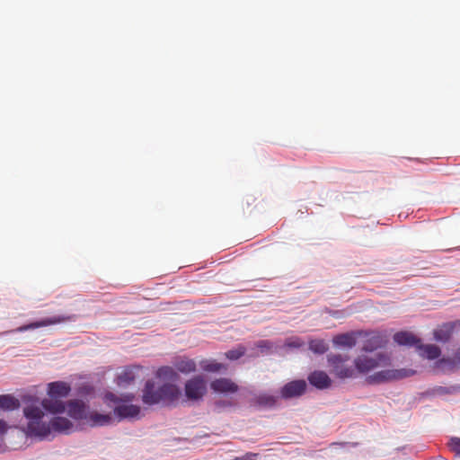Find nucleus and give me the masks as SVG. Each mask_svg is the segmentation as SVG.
<instances>
[{
	"instance_id": "nucleus-1",
	"label": "nucleus",
	"mask_w": 460,
	"mask_h": 460,
	"mask_svg": "<svg viewBox=\"0 0 460 460\" xmlns=\"http://www.w3.org/2000/svg\"><path fill=\"white\" fill-rule=\"evenodd\" d=\"M23 412L29 420L27 429L31 436L45 438L52 430L68 433L73 428V423L64 417H54L49 423L42 421L44 412L38 406H28Z\"/></svg>"
},
{
	"instance_id": "nucleus-2",
	"label": "nucleus",
	"mask_w": 460,
	"mask_h": 460,
	"mask_svg": "<svg viewBox=\"0 0 460 460\" xmlns=\"http://www.w3.org/2000/svg\"><path fill=\"white\" fill-rule=\"evenodd\" d=\"M71 391L69 384L63 381L51 382L48 385V398L41 402V405L47 411L56 414L62 413L66 410V404L62 401Z\"/></svg>"
},
{
	"instance_id": "nucleus-3",
	"label": "nucleus",
	"mask_w": 460,
	"mask_h": 460,
	"mask_svg": "<svg viewBox=\"0 0 460 460\" xmlns=\"http://www.w3.org/2000/svg\"><path fill=\"white\" fill-rule=\"evenodd\" d=\"M390 365V358L385 353H376L374 356L359 355L354 360L356 373L367 374L377 367Z\"/></svg>"
},
{
	"instance_id": "nucleus-4",
	"label": "nucleus",
	"mask_w": 460,
	"mask_h": 460,
	"mask_svg": "<svg viewBox=\"0 0 460 460\" xmlns=\"http://www.w3.org/2000/svg\"><path fill=\"white\" fill-rule=\"evenodd\" d=\"M349 358L347 355L341 354H329L327 361L332 367V373L340 379L354 378L356 377V370L352 366L346 363Z\"/></svg>"
},
{
	"instance_id": "nucleus-5",
	"label": "nucleus",
	"mask_w": 460,
	"mask_h": 460,
	"mask_svg": "<svg viewBox=\"0 0 460 460\" xmlns=\"http://www.w3.org/2000/svg\"><path fill=\"white\" fill-rule=\"evenodd\" d=\"M184 392L190 401H199L207 394V381L201 376H196L185 383Z\"/></svg>"
},
{
	"instance_id": "nucleus-6",
	"label": "nucleus",
	"mask_w": 460,
	"mask_h": 460,
	"mask_svg": "<svg viewBox=\"0 0 460 460\" xmlns=\"http://www.w3.org/2000/svg\"><path fill=\"white\" fill-rule=\"evenodd\" d=\"M307 384L305 380H294L287 383L280 391L281 397L284 399H291L299 397L305 393Z\"/></svg>"
},
{
	"instance_id": "nucleus-7",
	"label": "nucleus",
	"mask_w": 460,
	"mask_h": 460,
	"mask_svg": "<svg viewBox=\"0 0 460 460\" xmlns=\"http://www.w3.org/2000/svg\"><path fill=\"white\" fill-rule=\"evenodd\" d=\"M74 319V316H64V315H54L51 317H47L44 319H41L40 321L33 322L30 324H26L23 326H21L18 330L20 332H25L31 329H37L40 327H45L52 324H58L65 322H68Z\"/></svg>"
},
{
	"instance_id": "nucleus-8",
	"label": "nucleus",
	"mask_w": 460,
	"mask_h": 460,
	"mask_svg": "<svg viewBox=\"0 0 460 460\" xmlns=\"http://www.w3.org/2000/svg\"><path fill=\"white\" fill-rule=\"evenodd\" d=\"M142 401L145 404L153 405L162 402L159 387L155 389V383L148 380L144 387Z\"/></svg>"
},
{
	"instance_id": "nucleus-9",
	"label": "nucleus",
	"mask_w": 460,
	"mask_h": 460,
	"mask_svg": "<svg viewBox=\"0 0 460 460\" xmlns=\"http://www.w3.org/2000/svg\"><path fill=\"white\" fill-rule=\"evenodd\" d=\"M210 388L218 394H234L238 391L239 386L231 379L221 377L212 381Z\"/></svg>"
},
{
	"instance_id": "nucleus-10",
	"label": "nucleus",
	"mask_w": 460,
	"mask_h": 460,
	"mask_svg": "<svg viewBox=\"0 0 460 460\" xmlns=\"http://www.w3.org/2000/svg\"><path fill=\"white\" fill-rule=\"evenodd\" d=\"M405 376L402 370H383L379 371L367 378V382L370 385L380 384L385 381L398 379Z\"/></svg>"
},
{
	"instance_id": "nucleus-11",
	"label": "nucleus",
	"mask_w": 460,
	"mask_h": 460,
	"mask_svg": "<svg viewBox=\"0 0 460 460\" xmlns=\"http://www.w3.org/2000/svg\"><path fill=\"white\" fill-rule=\"evenodd\" d=\"M308 381L313 386L320 390L326 389L332 385L330 376L324 371L321 370L312 372L308 376Z\"/></svg>"
},
{
	"instance_id": "nucleus-12",
	"label": "nucleus",
	"mask_w": 460,
	"mask_h": 460,
	"mask_svg": "<svg viewBox=\"0 0 460 460\" xmlns=\"http://www.w3.org/2000/svg\"><path fill=\"white\" fill-rule=\"evenodd\" d=\"M159 390L163 402L172 403L176 402L181 395V391L178 386L172 384H164L159 387Z\"/></svg>"
},
{
	"instance_id": "nucleus-13",
	"label": "nucleus",
	"mask_w": 460,
	"mask_h": 460,
	"mask_svg": "<svg viewBox=\"0 0 460 460\" xmlns=\"http://www.w3.org/2000/svg\"><path fill=\"white\" fill-rule=\"evenodd\" d=\"M67 413L76 420L86 419L85 404L78 400H71L67 403Z\"/></svg>"
},
{
	"instance_id": "nucleus-14",
	"label": "nucleus",
	"mask_w": 460,
	"mask_h": 460,
	"mask_svg": "<svg viewBox=\"0 0 460 460\" xmlns=\"http://www.w3.org/2000/svg\"><path fill=\"white\" fill-rule=\"evenodd\" d=\"M385 341L379 333H372L365 341L362 349L366 352H372L385 345Z\"/></svg>"
},
{
	"instance_id": "nucleus-15",
	"label": "nucleus",
	"mask_w": 460,
	"mask_h": 460,
	"mask_svg": "<svg viewBox=\"0 0 460 460\" xmlns=\"http://www.w3.org/2000/svg\"><path fill=\"white\" fill-rule=\"evenodd\" d=\"M114 412L120 419L134 418L140 413V407L134 404H121L115 407Z\"/></svg>"
},
{
	"instance_id": "nucleus-16",
	"label": "nucleus",
	"mask_w": 460,
	"mask_h": 460,
	"mask_svg": "<svg viewBox=\"0 0 460 460\" xmlns=\"http://www.w3.org/2000/svg\"><path fill=\"white\" fill-rule=\"evenodd\" d=\"M85 420L91 424V426H106L111 424L112 418L111 414L91 411L87 414Z\"/></svg>"
},
{
	"instance_id": "nucleus-17",
	"label": "nucleus",
	"mask_w": 460,
	"mask_h": 460,
	"mask_svg": "<svg viewBox=\"0 0 460 460\" xmlns=\"http://www.w3.org/2000/svg\"><path fill=\"white\" fill-rule=\"evenodd\" d=\"M394 341L399 345L418 346L420 340L411 332H400L394 335Z\"/></svg>"
},
{
	"instance_id": "nucleus-18",
	"label": "nucleus",
	"mask_w": 460,
	"mask_h": 460,
	"mask_svg": "<svg viewBox=\"0 0 460 460\" xmlns=\"http://www.w3.org/2000/svg\"><path fill=\"white\" fill-rule=\"evenodd\" d=\"M417 349L421 357L427 358L429 359H436L441 354L440 349L437 345H433V344H428V345L419 344L417 346Z\"/></svg>"
},
{
	"instance_id": "nucleus-19",
	"label": "nucleus",
	"mask_w": 460,
	"mask_h": 460,
	"mask_svg": "<svg viewBox=\"0 0 460 460\" xmlns=\"http://www.w3.org/2000/svg\"><path fill=\"white\" fill-rule=\"evenodd\" d=\"M196 367L195 361L188 358H181L174 362V367L183 374L194 372L196 370Z\"/></svg>"
},
{
	"instance_id": "nucleus-20",
	"label": "nucleus",
	"mask_w": 460,
	"mask_h": 460,
	"mask_svg": "<svg viewBox=\"0 0 460 460\" xmlns=\"http://www.w3.org/2000/svg\"><path fill=\"white\" fill-rule=\"evenodd\" d=\"M332 342L336 346L352 348L356 345V340L352 334L343 333L336 335Z\"/></svg>"
},
{
	"instance_id": "nucleus-21",
	"label": "nucleus",
	"mask_w": 460,
	"mask_h": 460,
	"mask_svg": "<svg viewBox=\"0 0 460 460\" xmlns=\"http://www.w3.org/2000/svg\"><path fill=\"white\" fill-rule=\"evenodd\" d=\"M135 368L136 367H127L125 368L117 377V384L119 385H128L132 383L135 378Z\"/></svg>"
},
{
	"instance_id": "nucleus-22",
	"label": "nucleus",
	"mask_w": 460,
	"mask_h": 460,
	"mask_svg": "<svg viewBox=\"0 0 460 460\" xmlns=\"http://www.w3.org/2000/svg\"><path fill=\"white\" fill-rule=\"evenodd\" d=\"M200 367L206 372L216 373L225 368L224 365L215 360L204 359L199 362Z\"/></svg>"
},
{
	"instance_id": "nucleus-23",
	"label": "nucleus",
	"mask_w": 460,
	"mask_h": 460,
	"mask_svg": "<svg viewBox=\"0 0 460 460\" xmlns=\"http://www.w3.org/2000/svg\"><path fill=\"white\" fill-rule=\"evenodd\" d=\"M309 349L315 354H323L329 347L323 340L315 339L309 341Z\"/></svg>"
},
{
	"instance_id": "nucleus-24",
	"label": "nucleus",
	"mask_w": 460,
	"mask_h": 460,
	"mask_svg": "<svg viewBox=\"0 0 460 460\" xmlns=\"http://www.w3.org/2000/svg\"><path fill=\"white\" fill-rule=\"evenodd\" d=\"M20 402L10 394H2V410H14L19 408Z\"/></svg>"
},
{
	"instance_id": "nucleus-25",
	"label": "nucleus",
	"mask_w": 460,
	"mask_h": 460,
	"mask_svg": "<svg viewBox=\"0 0 460 460\" xmlns=\"http://www.w3.org/2000/svg\"><path fill=\"white\" fill-rule=\"evenodd\" d=\"M255 403L262 407H273L276 404V397L268 394H262L255 398Z\"/></svg>"
},
{
	"instance_id": "nucleus-26",
	"label": "nucleus",
	"mask_w": 460,
	"mask_h": 460,
	"mask_svg": "<svg viewBox=\"0 0 460 460\" xmlns=\"http://www.w3.org/2000/svg\"><path fill=\"white\" fill-rule=\"evenodd\" d=\"M156 376L159 378L168 379V380H173L177 377V374L175 370L172 367H162L158 368L156 372Z\"/></svg>"
},
{
	"instance_id": "nucleus-27",
	"label": "nucleus",
	"mask_w": 460,
	"mask_h": 460,
	"mask_svg": "<svg viewBox=\"0 0 460 460\" xmlns=\"http://www.w3.org/2000/svg\"><path fill=\"white\" fill-rule=\"evenodd\" d=\"M245 353V348L243 346H239L238 348L234 349L228 350L226 353V356L227 358L231 360H235L240 358L242 356H243Z\"/></svg>"
},
{
	"instance_id": "nucleus-28",
	"label": "nucleus",
	"mask_w": 460,
	"mask_h": 460,
	"mask_svg": "<svg viewBox=\"0 0 460 460\" xmlns=\"http://www.w3.org/2000/svg\"><path fill=\"white\" fill-rule=\"evenodd\" d=\"M106 398L110 401H112L114 402H131L134 399V394H127L122 395L121 397H118L115 394L109 393L106 394Z\"/></svg>"
},
{
	"instance_id": "nucleus-29",
	"label": "nucleus",
	"mask_w": 460,
	"mask_h": 460,
	"mask_svg": "<svg viewBox=\"0 0 460 460\" xmlns=\"http://www.w3.org/2000/svg\"><path fill=\"white\" fill-rule=\"evenodd\" d=\"M434 336L437 341L447 342L450 339V332L447 331L438 330L435 331Z\"/></svg>"
},
{
	"instance_id": "nucleus-30",
	"label": "nucleus",
	"mask_w": 460,
	"mask_h": 460,
	"mask_svg": "<svg viewBox=\"0 0 460 460\" xmlns=\"http://www.w3.org/2000/svg\"><path fill=\"white\" fill-rule=\"evenodd\" d=\"M285 345L288 348H300L304 345V341L298 337H294L288 339Z\"/></svg>"
},
{
	"instance_id": "nucleus-31",
	"label": "nucleus",
	"mask_w": 460,
	"mask_h": 460,
	"mask_svg": "<svg viewBox=\"0 0 460 460\" xmlns=\"http://www.w3.org/2000/svg\"><path fill=\"white\" fill-rule=\"evenodd\" d=\"M450 450L456 453V456H460V438H453L450 439L448 444Z\"/></svg>"
},
{
	"instance_id": "nucleus-32",
	"label": "nucleus",
	"mask_w": 460,
	"mask_h": 460,
	"mask_svg": "<svg viewBox=\"0 0 460 460\" xmlns=\"http://www.w3.org/2000/svg\"><path fill=\"white\" fill-rule=\"evenodd\" d=\"M256 345L261 350H263L265 349H268L271 348V343L269 341H260L257 342Z\"/></svg>"
},
{
	"instance_id": "nucleus-33",
	"label": "nucleus",
	"mask_w": 460,
	"mask_h": 460,
	"mask_svg": "<svg viewBox=\"0 0 460 460\" xmlns=\"http://www.w3.org/2000/svg\"><path fill=\"white\" fill-rule=\"evenodd\" d=\"M454 363L460 367V348L454 354Z\"/></svg>"
},
{
	"instance_id": "nucleus-34",
	"label": "nucleus",
	"mask_w": 460,
	"mask_h": 460,
	"mask_svg": "<svg viewBox=\"0 0 460 460\" xmlns=\"http://www.w3.org/2000/svg\"><path fill=\"white\" fill-rule=\"evenodd\" d=\"M1 429H2V436H5L6 435V429H5V423H4V421H2Z\"/></svg>"
}]
</instances>
